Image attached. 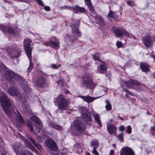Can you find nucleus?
I'll list each match as a JSON object with an SVG mask.
<instances>
[{
	"instance_id": "obj_1",
	"label": "nucleus",
	"mask_w": 155,
	"mask_h": 155,
	"mask_svg": "<svg viewBox=\"0 0 155 155\" xmlns=\"http://www.w3.org/2000/svg\"><path fill=\"white\" fill-rule=\"evenodd\" d=\"M0 102L3 110L10 118H15V120L19 123H24V119L17 110L15 111L11 101L5 93L0 92Z\"/></svg>"
},
{
	"instance_id": "obj_2",
	"label": "nucleus",
	"mask_w": 155,
	"mask_h": 155,
	"mask_svg": "<svg viewBox=\"0 0 155 155\" xmlns=\"http://www.w3.org/2000/svg\"><path fill=\"white\" fill-rule=\"evenodd\" d=\"M1 67L5 71V72L4 77L6 80L11 82L17 79L19 81L21 86L24 91H26L28 90V86L27 83L23 77L9 70L3 64L1 65Z\"/></svg>"
},
{
	"instance_id": "obj_3",
	"label": "nucleus",
	"mask_w": 155,
	"mask_h": 155,
	"mask_svg": "<svg viewBox=\"0 0 155 155\" xmlns=\"http://www.w3.org/2000/svg\"><path fill=\"white\" fill-rule=\"evenodd\" d=\"M111 31L114 33V35L117 37H122L124 35L131 39L136 40H138L134 36L130 34L124 29H121L117 27H113Z\"/></svg>"
},
{
	"instance_id": "obj_4",
	"label": "nucleus",
	"mask_w": 155,
	"mask_h": 155,
	"mask_svg": "<svg viewBox=\"0 0 155 155\" xmlns=\"http://www.w3.org/2000/svg\"><path fill=\"white\" fill-rule=\"evenodd\" d=\"M8 93L12 96H16L22 103H25V97L24 95L22 93H19L17 88L16 87L12 86L9 87L8 89Z\"/></svg>"
},
{
	"instance_id": "obj_5",
	"label": "nucleus",
	"mask_w": 155,
	"mask_h": 155,
	"mask_svg": "<svg viewBox=\"0 0 155 155\" xmlns=\"http://www.w3.org/2000/svg\"><path fill=\"white\" fill-rule=\"evenodd\" d=\"M82 82L84 86L90 89L94 88L96 85L93 83L91 75L88 74H86L82 77Z\"/></svg>"
},
{
	"instance_id": "obj_6",
	"label": "nucleus",
	"mask_w": 155,
	"mask_h": 155,
	"mask_svg": "<svg viewBox=\"0 0 155 155\" xmlns=\"http://www.w3.org/2000/svg\"><path fill=\"white\" fill-rule=\"evenodd\" d=\"M57 101L58 102V109L64 110L68 108L69 101L68 100H66L62 95H60L57 98Z\"/></svg>"
},
{
	"instance_id": "obj_7",
	"label": "nucleus",
	"mask_w": 155,
	"mask_h": 155,
	"mask_svg": "<svg viewBox=\"0 0 155 155\" xmlns=\"http://www.w3.org/2000/svg\"><path fill=\"white\" fill-rule=\"evenodd\" d=\"M125 83L128 87L136 90H143L144 87L143 85H140L135 80H130L127 82L126 81Z\"/></svg>"
},
{
	"instance_id": "obj_8",
	"label": "nucleus",
	"mask_w": 155,
	"mask_h": 155,
	"mask_svg": "<svg viewBox=\"0 0 155 155\" xmlns=\"http://www.w3.org/2000/svg\"><path fill=\"white\" fill-rule=\"evenodd\" d=\"M79 111L81 114L82 117L87 121H90L91 120V117L88 113V110L84 107H80Z\"/></svg>"
},
{
	"instance_id": "obj_9",
	"label": "nucleus",
	"mask_w": 155,
	"mask_h": 155,
	"mask_svg": "<svg viewBox=\"0 0 155 155\" xmlns=\"http://www.w3.org/2000/svg\"><path fill=\"white\" fill-rule=\"evenodd\" d=\"M80 23V20H78L73 22L71 25V28L72 32L74 35L79 34V37L81 36V33L79 31V27Z\"/></svg>"
},
{
	"instance_id": "obj_10",
	"label": "nucleus",
	"mask_w": 155,
	"mask_h": 155,
	"mask_svg": "<svg viewBox=\"0 0 155 155\" xmlns=\"http://www.w3.org/2000/svg\"><path fill=\"white\" fill-rule=\"evenodd\" d=\"M31 42V40L29 39H26L24 40V46L25 50L28 56L30 57L31 55V49L30 48V45Z\"/></svg>"
},
{
	"instance_id": "obj_11",
	"label": "nucleus",
	"mask_w": 155,
	"mask_h": 155,
	"mask_svg": "<svg viewBox=\"0 0 155 155\" xmlns=\"http://www.w3.org/2000/svg\"><path fill=\"white\" fill-rule=\"evenodd\" d=\"M31 120L35 123L36 130L39 133L42 132V130L41 129L42 126V124L39 118L36 117H31Z\"/></svg>"
},
{
	"instance_id": "obj_12",
	"label": "nucleus",
	"mask_w": 155,
	"mask_h": 155,
	"mask_svg": "<svg viewBox=\"0 0 155 155\" xmlns=\"http://www.w3.org/2000/svg\"><path fill=\"white\" fill-rule=\"evenodd\" d=\"M46 147L51 150L56 151L57 150V147L55 142L51 139H48L45 142Z\"/></svg>"
},
{
	"instance_id": "obj_13",
	"label": "nucleus",
	"mask_w": 155,
	"mask_h": 155,
	"mask_svg": "<svg viewBox=\"0 0 155 155\" xmlns=\"http://www.w3.org/2000/svg\"><path fill=\"white\" fill-rule=\"evenodd\" d=\"M142 41L144 45L147 48L149 47L153 44V41L150 35H149L143 37Z\"/></svg>"
},
{
	"instance_id": "obj_14",
	"label": "nucleus",
	"mask_w": 155,
	"mask_h": 155,
	"mask_svg": "<svg viewBox=\"0 0 155 155\" xmlns=\"http://www.w3.org/2000/svg\"><path fill=\"white\" fill-rule=\"evenodd\" d=\"M74 127L75 129L78 132H82L85 130L86 127L80 121L77 120L75 121Z\"/></svg>"
},
{
	"instance_id": "obj_15",
	"label": "nucleus",
	"mask_w": 155,
	"mask_h": 155,
	"mask_svg": "<svg viewBox=\"0 0 155 155\" xmlns=\"http://www.w3.org/2000/svg\"><path fill=\"white\" fill-rule=\"evenodd\" d=\"M120 155H135L132 149L128 147H126L122 149L120 152Z\"/></svg>"
},
{
	"instance_id": "obj_16",
	"label": "nucleus",
	"mask_w": 155,
	"mask_h": 155,
	"mask_svg": "<svg viewBox=\"0 0 155 155\" xmlns=\"http://www.w3.org/2000/svg\"><path fill=\"white\" fill-rule=\"evenodd\" d=\"M91 12L93 15H92V16L93 17L94 19L95 20L97 24L102 26L104 25L105 23L104 21V20L101 16L96 14H95V12L94 14L92 13Z\"/></svg>"
},
{
	"instance_id": "obj_17",
	"label": "nucleus",
	"mask_w": 155,
	"mask_h": 155,
	"mask_svg": "<svg viewBox=\"0 0 155 155\" xmlns=\"http://www.w3.org/2000/svg\"><path fill=\"white\" fill-rule=\"evenodd\" d=\"M107 130L110 134H114L116 135L117 130L116 127L113 124H109L107 126Z\"/></svg>"
},
{
	"instance_id": "obj_18",
	"label": "nucleus",
	"mask_w": 155,
	"mask_h": 155,
	"mask_svg": "<svg viewBox=\"0 0 155 155\" xmlns=\"http://www.w3.org/2000/svg\"><path fill=\"white\" fill-rule=\"evenodd\" d=\"M21 139L22 140H24L25 145L28 147L31 150L35 152L37 154H38V151L36 150L35 148L29 140L27 139L24 140V137H22Z\"/></svg>"
},
{
	"instance_id": "obj_19",
	"label": "nucleus",
	"mask_w": 155,
	"mask_h": 155,
	"mask_svg": "<svg viewBox=\"0 0 155 155\" xmlns=\"http://www.w3.org/2000/svg\"><path fill=\"white\" fill-rule=\"evenodd\" d=\"M69 8L71 10H73V11L76 13H78V12L83 13L85 12H86V10L84 8L80 7L78 5H75L74 7H70Z\"/></svg>"
},
{
	"instance_id": "obj_20",
	"label": "nucleus",
	"mask_w": 155,
	"mask_h": 155,
	"mask_svg": "<svg viewBox=\"0 0 155 155\" xmlns=\"http://www.w3.org/2000/svg\"><path fill=\"white\" fill-rule=\"evenodd\" d=\"M46 80L43 76L38 78L36 80V83L38 86L42 87L45 83Z\"/></svg>"
},
{
	"instance_id": "obj_21",
	"label": "nucleus",
	"mask_w": 155,
	"mask_h": 155,
	"mask_svg": "<svg viewBox=\"0 0 155 155\" xmlns=\"http://www.w3.org/2000/svg\"><path fill=\"white\" fill-rule=\"evenodd\" d=\"M0 30H2L4 33L8 32L10 33H12L14 32L13 29L8 27L2 25H0Z\"/></svg>"
},
{
	"instance_id": "obj_22",
	"label": "nucleus",
	"mask_w": 155,
	"mask_h": 155,
	"mask_svg": "<svg viewBox=\"0 0 155 155\" xmlns=\"http://www.w3.org/2000/svg\"><path fill=\"white\" fill-rule=\"evenodd\" d=\"M4 52L6 53L7 54H8L10 55V56L12 58H16L18 56L19 53H18V54L17 55H13L14 53L15 52V50H13L12 48H9L6 49L4 51Z\"/></svg>"
},
{
	"instance_id": "obj_23",
	"label": "nucleus",
	"mask_w": 155,
	"mask_h": 155,
	"mask_svg": "<svg viewBox=\"0 0 155 155\" xmlns=\"http://www.w3.org/2000/svg\"><path fill=\"white\" fill-rule=\"evenodd\" d=\"M80 97L81 98L83 101L87 103H90L96 99L95 98L89 96H81Z\"/></svg>"
},
{
	"instance_id": "obj_24",
	"label": "nucleus",
	"mask_w": 155,
	"mask_h": 155,
	"mask_svg": "<svg viewBox=\"0 0 155 155\" xmlns=\"http://www.w3.org/2000/svg\"><path fill=\"white\" fill-rule=\"evenodd\" d=\"M107 69V67L106 64L105 63H103L100 64L99 67L97 68V71L100 73L104 74Z\"/></svg>"
},
{
	"instance_id": "obj_25",
	"label": "nucleus",
	"mask_w": 155,
	"mask_h": 155,
	"mask_svg": "<svg viewBox=\"0 0 155 155\" xmlns=\"http://www.w3.org/2000/svg\"><path fill=\"white\" fill-rule=\"evenodd\" d=\"M85 4L87 6L90 11L93 14L94 13V9L91 4V0H84Z\"/></svg>"
},
{
	"instance_id": "obj_26",
	"label": "nucleus",
	"mask_w": 155,
	"mask_h": 155,
	"mask_svg": "<svg viewBox=\"0 0 155 155\" xmlns=\"http://www.w3.org/2000/svg\"><path fill=\"white\" fill-rule=\"evenodd\" d=\"M50 45L54 49H58L59 48V43L57 40L55 41H51L50 42Z\"/></svg>"
},
{
	"instance_id": "obj_27",
	"label": "nucleus",
	"mask_w": 155,
	"mask_h": 155,
	"mask_svg": "<svg viewBox=\"0 0 155 155\" xmlns=\"http://www.w3.org/2000/svg\"><path fill=\"white\" fill-rule=\"evenodd\" d=\"M92 115L95 120L96 121L97 124H99L100 127H101V122L100 119L99 115L95 113H93Z\"/></svg>"
},
{
	"instance_id": "obj_28",
	"label": "nucleus",
	"mask_w": 155,
	"mask_h": 155,
	"mask_svg": "<svg viewBox=\"0 0 155 155\" xmlns=\"http://www.w3.org/2000/svg\"><path fill=\"white\" fill-rule=\"evenodd\" d=\"M140 67L142 71L144 72H147L150 69L148 66L144 63H141Z\"/></svg>"
},
{
	"instance_id": "obj_29",
	"label": "nucleus",
	"mask_w": 155,
	"mask_h": 155,
	"mask_svg": "<svg viewBox=\"0 0 155 155\" xmlns=\"http://www.w3.org/2000/svg\"><path fill=\"white\" fill-rule=\"evenodd\" d=\"M21 145L19 143L16 142L14 143L13 148L14 151L17 153L21 150Z\"/></svg>"
},
{
	"instance_id": "obj_30",
	"label": "nucleus",
	"mask_w": 155,
	"mask_h": 155,
	"mask_svg": "<svg viewBox=\"0 0 155 155\" xmlns=\"http://www.w3.org/2000/svg\"><path fill=\"white\" fill-rule=\"evenodd\" d=\"M48 124L49 126L57 130H59L62 129V127L58 125L51 122H49L48 123Z\"/></svg>"
},
{
	"instance_id": "obj_31",
	"label": "nucleus",
	"mask_w": 155,
	"mask_h": 155,
	"mask_svg": "<svg viewBox=\"0 0 155 155\" xmlns=\"http://www.w3.org/2000/svg\"><path fill=\"white\" fill-rule=\"evenodd\" d=\"M99 146V143L98 140H92L91 142V146L93 147V148H97Z\"/></svg>"
},
{
	"instance_id": "obj_32",
	"label": "nucleus",
	"mask_w": 155,
	"mask_h": 155,
	"mask_svg": "<svg viewBox=\"0 0 155 155\" xmlns=\"http://www.w3.org/2000/svg\"><path fill=\"white\" fill-rule=\"evenodd\" d=\"M107 17L109 18H112L115 19H117L118 18L117 15L114 12L111 11H110Z\"/></svg>"
},
{
	"instance_id": "obj_33",
	"label": "nucleus",
	"mask_w": 155,
	"mask_h": 155,
	"mask_svg": "<svg viewBox=\"0 0 155 155\" xmlns=\"http://www.w3.org/2000/svg\"><path fill=\"white\" fill-rule=\"evenodd\" d=\"M24 113L27 116H28L32 113V111L28 107H25L23 109Z\"/></svg>"
},
{
	"instance_id": "obj_34",
	"label": "nucleus",
	"mask_w": 155,
	"mask_h": 155,
	"mask_svg": "<svg viewBox=\"0 0 155 155\" xmlns=\"http://www.w3.org/2000/svg\"><path fill=\"white\" fill-rule=\"evenodd\" d=\"M29 60L30 62V64L28 68V72H30L31 69L33 67V64L31 61V55H30V57L29 56H28Z\"/></svg>"
},
{
	"instance_id": "obj_35",
	"label": "nucleus",
	"mask_w": 155,
	"mask_h": 155,
	"mask_svg": "<svg viewBox=\"0 0 155 155\" xmlns=\"http://www.w3.org/2000/svg\"><path fill=\"white\" fill-rule=\"evenodd\" d=\"M105 102L106 104L105 106V107L106 108V109L108 110H111L112 108V107L108 100H106Z\"/></svg>"
},
{
	"instance_id": "obj_36",
	"label": "nucleus",
	"mask_w": 155,
	"mask_h": 155,
	"mask_svg": "<svg viewBox=\"0 0 155 155\" xmlns=\"http://www.w3.org/2000/svg\"><path fill=\"white\" fill-rule=\"evenodd\" d=\"M123 136L124 134L123 133H121L118 134L117 136L118 140L120 141V142H121L123 140Z\"/></svg>"
},
{
	"instance_id": "obj_37",
	"label": "nucleus",
	"mask_w": 155,
	"mask_h": 155,
	"mask_svg": "<svg viewBox=\"0 0 155 155\" xmlns=\"http://www.w3.org/2000/svg\"><path fill=\"white\" fill-rule=\"evenodd\" d=\"M61 66V64H59L58 65L55 64H52L51 65V68L53 69H57Z\"/></svg>"
},
{
	"instance_id": "obj_38",
	"label": "nucleus",
	"mask_w": 155,
	"mask_h": 155,
	"mask_svg": "<svg viewBox=\"0 0 155 155\" xmlns=\"http://www.w3.org/2000/svg\"><path fill=\"white\" fill-rule=\"evenodd\" d=\"M93 57L95 60L99 61V55L98 53H96L93 55Z\"/></svg>"
},
{
	"instance_id": "obj_39",
	"label": "nucleus",
	"mask_w": 155,
	"mask_h": 155,
	"mask_svg": "<svg viewBox=\"0 0 155 155\" xmlns=\"http://www.w3.org/2000/svg\"><path fill=\"white\" fill-rule=\"evenodd\" d=\"M21 155H32V153L28 151H23Z\"/></svg>"
},
{
	"instance_id": "obj_40",
	"label": "nucleus",
	"mask_w": 155,
	"mask_h": 155,
	"mask_svg": "<svg viewBox=\"0 0 155 155\" xmlns=\"http://www.w3.org/2000/svg\"><path fill=\"white\" fill-rule=\"evenodd\" d=\"M27 124L29 128V130L30 131L33 132L34 131V129L32 125L29 123L28 121L27 122Z\"/></svg>"
},
{
	"instance_id": "obj_41",
	"label": "nucleus",
	"mask_w": 155,
	"mask_h": 155,
	"mask_svg": "<svg viewBox=\"0 0 155 155\" xmlns=\"http://www.w3.org/2000/svg\"><path fill=\"white\" fill-rule=\"evenodd\" d=\"M132 128L130 126H127V129L126 131V132L128 134H130L131 133Z\"/></svg>"
},
{
	"instance_id": "obj_42",
	"label": "nucleus",
	"mask_w": 155,
	"mask_h": 155,
	"mask_svg": "<svg viewBox=\"0 0 155 155\" xmlns=\"http://www.w3.org/2000/svg\"><path fill=\"white\" fill-rule=\"evenodd\" d=\"M26 137L27 138L29 139L34 145L36 143L35 141L33 138H32L31 137L28 136Z\"/></svg>"
},
{
	"instance_id": "obj_43",
	"label": "nucleus",
	"mask_w": 155,
	"mask_h": 155,
	"mask_svg": "<svg viewBox=\"0 0 155 155\" xmlns=\"http://www.w3.org/2000/svg\"><path fill=\"white\" fill-rule=\"evenodd\" d=\"M41 134L40 135H38V137H40V138L42 140H43L44 139V137L45 136V134L44 133L42 132V133H41Z\"/></svg>"
},
{
	"instance_id": "obj_44",
	"label": "nucleus",
	"mask_w": 155,
	"mask_h": 155,
	"mask_svg": "<svg viewBox=\"0 0 155 155\" xmlns=\"http://www.w3.org/2000/svg\"><path fill=\"white\" fill-rule=\"evenodd\" d=\"M97 148H93L92 150V153L94 155H99V153L96 150Z\"/></svg>"
},
{
	"instance_id": "obj_45",
	"label": "nucleus",
	"mask_w": 155,
	"mask_h": 155,
	"mask_svg": "<svg viewBox=\"0 0 155 155\" xmlns=\"http://www.w3.org/2000/svg\"><path fill=\"white\" fill-rule=\"evenodd\" d=\"M58 84L60 87H62L64 85V83L63 80H60L58 81Z\"/></svg>"
},
{
	"instance_id": "obj_46",
	"label": "nucleus",
	"mask_w": 155,
	"mask_h": 155,
	"mask_svg": "<svg viewBox=\"0 0 155 155\" xmlns=\"http://www.w3.org/2000/svg\"><path fill=\"white\" fill-rule=\"evenodd\" d=\"M116 44L117 47L118 48H120L122 45V42L119 41H117Z\"/></svg>"
},
{
	"instance_id": "obj_47",
	"label": "nucleus",
	"mask_w": 155,
	"mask_h": 155,
	"mask_svg": "<svg viewBox=\"0 0 155 155\" xmlns=\"http://www.w3.org/2000/svg\"><path fill=\"white\" fill-rule=\"evenodd\" d=\"M34 145L39 150H40L42 149L41 146L38 143H35V144Z\"/></svg>"
},
{
	"instance_id": "obj_48",
	"label": "nucleus",
	"mask_w": 155,
	"mask_h": 155,
	"mask_svg": "<svg viewBox=\"0 0 155 155\" xmlns=\"http://www.w3.org/2000/svg\"><path fill=\"white\" fill-rule=\"evenodd\" d=\"M100 89L101 91H103L106 92L107 90V89L104 87L100 86Z\"/></svg>"
},
{
	"instance_id": "obj_49",
	"label": "nucleus",
	"mask_w": 155,
	"mask_h": 155,
	"mask_svg": "<svg viewBox=\"0 0 155 155\" xmlns=\"http://www.w3.org/2000/svg\"><path fill=\"white\" fill-rule=\"evenodd\" d=\"M37 1L39 5L44 6V4L43 2L41 0H37Z\"/></svg>"
},
{
	"instance_id": "obj_50",
	"label": "nucleus",
	"mask_w": 155,
	"mask_h": 155,
	"mask_svg": "<svg viewBox=\"0 0 155 155\" xmlns=\"http://www.w3.org/2000/svg\"><path fill=\"white\" fill-rule=\"evenodd\" d=\"M118 129L119 131H123L124 130L125 128L124 127V126L122 125L120 126Z\"/></svg>"
},
{
	"instance_id": "obj_51",
	"label": "nucleus",
	"mask_w": 155,
	"mask_h": 155,
	"mask_svg": "<svg viewBox=\"0 0 155 155\" xmlns=\"http://www.w3.org/2000/svg\"><path fill=\"white\" fill-rule=\"evenodd\" d=\"M134 3V2L133 1H129L127 2V4L130 6H133V5Z\"/></svg>"
},
{
	"instance_id": "obj_52",
	"label": "nucleus",
	"mask_w": 155,
	"mask_h": 155,
	"mask_svg": "<svg viewBox=\"0 0 155 155\" xmlns=\"http://www.w3.org/2000/svg\"><path fill=\"white\" fill-rule=\"evenodd\" d=\"M44 9L47 11H50L51 10L50 8L48 6H44Z\"/></svg>"
},
{
	"instance_id": "obj_53",
	"label": "nucleus",
	"mask_w": 155,
	"mask_h": 155,
	"mask_svg": "<svg viewBox=\"0 0 155 155\" xmlns=\"http://www.w3.org/2000/svg\"><path fill=\"white\" fill-rule=\"evenodd\" d=\"M69 40L71 42H73L77 40V39L74 37H73V39L71 37L69 38Z\"/></svg>"
},
{
	"instance_id": "obj_54",
	"label": "nucleus",
	"mask_w": 155,
	"mask_h": 155,
	"mask_svg": "<svg viewBox=\"0 0 155 155\" xmlns=\"http://www.w3.org/2000/svg\"><path fill=\"white\" fill-rule=\"evenodd\" d=\"M150 130L151 132H155V126L151 127H150Z\"/></svg>"
},
{
	"instance_id": "obj_55",
	"label": "nucleus",
	"mask_w": 155,
	"mask_h": 155,
	"mask_svg": "<svg viewBox=\"0 0 155 155\" xmlns=\"http://www.w3.org/2000/svg\"><path fill=\"white\" fill-rule=\"evenodd\" d=\"M124 91L127 93H128V94L131 95H132L133 94L130 91H129L125 89H123Z\"/></svg>"
},
{
	"instance_id": "obj_56",
	"label": "nucleus",
	"mask_w": 155,
	"mask_h": 155,
	"mask_svg": "<svg viewBox=\"0 0 155 155\" xmlns=\"http://www.w3.org/2000/svg\"><path fill=\"white\" fill-rule=\"evenodd\" d=\"M110 155H114V152L113 150H110Z\"/></svg>"
},
{
	"instance_id": "obj_57",
	"label": "nucleus",
	"mask_w": 155,
	"mask_h": 155,
	"mask_svg": "<svg viewBox=\"0 0 155 155\" xmlns=\"http://www.w3.org/2000/svg\"><path fill=\"white\" fill-rule=\"evenodd\" d=\"M34 35L35 36V37L36 38V39H38L39 38H40L39 35L37 34H35Z\"/></svg>"
},
{
	"instance_id": "obj_58",
	"label": "nucleus",
	"mask_w": 155,
	"mask_h": 155,
	"mask_svg": "<svg viewBox=\"0 0 155 155\" xmlns=\"http://www.w3.org/2000/svg\"><path fill=\"white\" fill-rule=\"evenodd\" d=\"M44 45H47V46H48V45H50V42L49 43H45L44 44Z\"/></svg>"
},
{
	"instance_id": "obj_59",
	"label": "nucleus",
	"mask_w": 155,
	"mask_h": 155,
	"mask_svg": "<svg viewBox=\"0 0 155 155\" xmlns=\"http://www.w3.org/2000/svg\"><path fill=\"white\" fill-rule=\"evenodd\" d=\"M119 118L121 120H123V118L121 117H119Z\"/></svg>"
},
{
	"instance_id": "obj_60",
	"label": "nucleus",
	"mask_w": 155,
	"mask_h": 155,
	"mask_svg": "<svg viewBox=\"0 0 155 155\" xmlns=\"http://www.w3.org/2000/svg\"><path fill=\"white\" fill-rule=\"evenodd\" d=\"M153 78H155V72H154V73L153 74Z\"/></svg>"
},
{
	"instance_id": "obj_61",
	"label": "nucleus",
	"mask_w": 155,
	"mask_h": 155,
	"mask_svg": "<svg viewBox=\"0 0 155 155\" xmlns=\"http://www.w3.org/2000/svg\"><path fill=\"white\" fill-rule=\"evenodd\" d=\"M153 40L154 41H155V36H154L153 37Z\"/></svg>"
},
{
	"instance_id": "obj_62",
	"label": "nucleus",
	"mask_w": 155,
	"mask_h": 155,
	"mask_svg": "<svg viewBox=\"0 0 155 155\" xmlns=\"http://www.w3.org/2000/svg\"><path fill=\"white\" fill-rule=\"evenodd\" d=\"M86 155H91V154L89 153H87L86 154Z\"/></svg>"
},
{
	"instance_id": "obj_63",
	"label": "nucleus",
	"mask_w": 155,
	"mask_h": 155,
	"mask_svg": "<svg viewBox=\"0 0 155 155\" xmlns=\"http://www.w3.org/2000/svg\"><path fill=\"white\" fill-rule=\"evenodd\" d=\"M152 57H153V59H154V60H155V56L153 55V56Z\"/></svg>"
},
{
	"instance_id": "obj_64",
	"label": "nucleus",
	"mask_w": 155,
	"mask_h": 155,
	"mask_svg": "<svg viewBox=\"0 0 155 155\" xmlns=\"http://www.w3.org/2000/svg\"><path fill=\"white\" fill-rule=\"evenodd\" d=\"M1 155H6L5 153H3Z\"/></svg>"
}]
</instances>
